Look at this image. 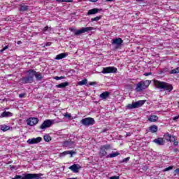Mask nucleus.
Masks as SVG:
<instances>
[{
  "label": "nucleus",
  "instance_id": "14",
  "mask_svg": "<svg viewBox=\"0 0 179 179\" xmlns=\"http://www.w3.org/2000/svg\"><path fill=\"white\" fill-rule=\"evenodd\" d=\"M42 140L43 138H41V137H37L34 138H29L27 140V143H29V145H34V143H40Z\"/></svg>",
  "mask_w": 179,
  "mask_h": 179
},
{
  "label": "nucleus",
  "instance_id": "10",
  "mask_svg": "<svg viewBox=\"0 0 179 179\" xmlns=\"http://www.w3.org/2000/svg\"><path fill=\"white\" fill-rule=\"evenodd\" d=\"M38 118L37 117H29L27 119V124L29 125V127H34V125L38 124Z\"/></svg>",
  "mask_w": 179,
  "mask_h": 179
},
{
  "label": "nucleus",
  "instance_id": "51",
  "mask_svg": "<svg viewBox=\"0 0 179 179\" xmlns=\"http://www.w3.org/2000/svg\"><path fill=\"white\" fill-rule=\"evenodd\" d=\"M137 2H143V0H136Z\"/></svg>",
  "mask_w": 179,
  "mask_h": 179
},
{
  "label": "nucleus",
  "instance_id": "49",
  "mask_svg": "<svg viewBox=\"0 0 179 179\" xmlns=\"http://www.w3.org/2000/svg\"><path fill=\"white\" fill-rule=\"evenodd\" d=\"M17 44H18V45H19V44H22V41H17Z\"/></svg>",
  "mask_w": 179,
  "mask_h": 179
},
{
  "label": "nucleus",
  "instance_id": "4",
  "mask_svg": "<svg viewBox=\"0 0 179 179\" xmlns=\"http://www.w3.org/2000/svg\"><path fill=\"white\" fill-rule=\"evenodd\" d=\"M110 149H111V145L110 144L101 145L99 152V157L101 159H103V157H107V156H108L107 154V150H110Z\"/></svg>",
  "mask_w": 179,
  "mask_h": 179
},
{
  "label": "nucleus",
  "instance_id": "36",
  "mask_svg": "<svg viewBox=\"0 0 179 179\" xmlns=\"http://www.w3.org/2000/svg\"><path fill=\"white\" fill-rule=\"evenodd\" d=\"M170 170H173V166H169L164 169V171H170Z\"/></svg>",
  "mask_w": 179,
  "mask_h": 179
},
{
  "label": "nucleus",
  "instance_id": "40",
  "mask_svg": "<svg viewBox=\"0 0 179 179\" xmlns=\"http://www.w3.org/2000/svg\"><path fill=\"white\" fill-rule=\"evenodd\" d=\"M60 157H64V156H66V153L64 152L60 153L59 155Z\"/></svg>",
  "mask_w": 179,
  "mask_h": 179
},
{
  "label": "nucleus",
  "instance_id": "39",
  "mask_svg": "<svg viewBox=\"0 0 179 179\" xmlns=\"http://www.w3.org/2000/svg\"><path fill=\"white\" fill-rule=\"evenodd\" d=\"M50 29V28L48 27V26L45 27L43 29V32L48 31V29Z\"/></svg>",
  "mask_w": 179,
  "mask_h": 179
},
{
  "label": "nucleus",
  "instance_id": "34",
  "mask_svg": "<svg viewBox=\"0 0 179 179\" xmlns=\"http://www.w3.org/2000/svg\"><path fill=\"white\" fill-rule=\"evenodd\" d=\"M54 79H55L56 80H61V79H65V77L64 76H60V77L55 76L54 78Z\"/></svg>",
  "mask_w": 179,
  "mask_h": 179
},
{
  "label": "nucleus",
  "instance_id": "53",
  "mask_svg": "<svg viewBox=\"0 0 179 179\" xmlns=\"http://www.w3.org/2000/svg\"><path fill=\"white\" fill-rule=\"evenodd\" d=\"M131 134H129V133L127 134V136H129Z\"/></svg>",
  "mask_w": 179,
  "mask_h": 179
},
{
  "label": "nucleus",
  "instance_id": "35",
  "mask_svg": "<svg viewBox=\"0 0 179 179\" xmlns=\"http://www.w3.org/2000/svg\"><path fill=\"white\" fill-rule=\"evenodd\" d=\"M57 2H72V0H56Z\"/></svg>",
  "mask_w": 179,
  "mask_h": 179
},
{
  "label": "nucleus",
  "instance_id": "32",
  "mask_svg": "<svg viewBox=\"0 0 179 179\" xmlns=\"http://www.w3.org/2000/svg\"><path fill=\"white\" fill-rule=\"evenodd\" d=\"M101 19V16H97L91 19V22H99Z\"/></svg>",
  "mask_w": 179,
  "mask_h": 179
},
{
  "label": "nucleus",
  "instance_id": "17",
  "mask_svg": "<svg viewBox=\"0 0 179 179\" xmlns=\"http://www.w3.org/2000/svg\"><path fill=\"white\" fill-rule=\"evenodd\" d=\"M154 143L158 145L159 146H162L164 145V139L163 138H158L153 140Z\"/></svg>",
  "mask_w": 179,
  "mask_h": 179
},
{
  "label": "nucleus",
  "instance_id": "44",
  "mask_svg": "<svg viewBox=\"0 0 179 179\" xmlns=\"http://www.w3.org/2000/svg\"><path fill=\"white\" fill-rule=\"evenodd\" d=\"M178 118H179V116H175V117L173 118V121H176V120H178Z\"/></svg>",
  "mask_w": 179,
  "mask_h": 179
},
{
  "label": "nucleus",
  "instance_id": "25",
  "mask_svg": "<svg viewBox=\"0 0 179 179\" xmlns=\"http://www.w3.org/2000/svg\"><path fill=\"white\" fill-rule=\"evenodd\" d=\"M20 12H26V10H29V6L24 4H20Z\"/></svg>",
  "mask_w": 179,
  "mask_h": 179
},
{
  "label": "nucleus",
  "instance_id": "33",
  "mask_svg": "<svg viewBox=\"0 0 179 179\" xmlns=\"http://www.w3.org/2000/svg\"><path fill=\"white\" fill-rule=\"evenodd\" d=\"M170 73L171 74H174V73H179V67L175 69H173L170 71Z\"/></svg>",
  "mask_w": 179,
  "mask_h": 179
},
{
  "label": "nucleus",
  "instance_id": "18",
  "mask_svg": "<svg viewBox=\"0 0 179 179\" xmlns=\"http://www.w3.org/2000/svg\"><path fill=\"white\" fill-rule=\"evenodd\" d=\"M99 97L102 100H106V99H108V97H110V92H103L99 95Z\"/></svg>",
  "mask_w": 179,
  "mask_h": 179
},
{
  "label": "nucleus",
  "instance_id": "47",
  "mask_svg": "<svg viewBox=\"0 0 179 179\" xmlns=\"http://www.w3.org/2000/svg\"><path fill=\"white\" fill-rule=\"evenodd\" d=\"M144 75L145 76H149L150 75V73H145Z\"/></svg>",
  "mask_w": 179,
  "mask_h": 179
},
{
  "label": "nucleus",
  "instance_id": "45",
  "mask_svg": "<svg viewBox=\"0 0 179 179\" xmlns=\"http://www.w3.org/2000/svg\"><path fill=\"white\" fill-rule=\"evenodd\" d=\"M174 146H177L178 145V141L173 142Z\"/></svg>",
  "mask_w": 179,
  "mask_h": 179
},
{
  "label": "nucleus",
  "instance_id": "13",
  "mask_svg": "<svg viewBox=\"0 0 179 179\" xmlns=\"http://www.w3.org/2000/svg\"><path fill=\"white\" fill-rule=\"evenodd\" d=\"M124 43V41L121 38H115L112 40V45H115L116 48H120Z\"/></svg>",
  "mask_w": 179,
  "mask_h": 179
},
{
  "label": "nucleus",
  "instance_id": "37",
  "mask_svg": "<svg viewBox=\"0 0 179 179\" xmlns=\"http://www.w3.org/2000/svg\"><path fill=\"white\" fill-rule=\"evenodd\" d=\"M8 48H9V47L7 45V46H5L4 48H3L1 50H0V52H3V51H6V50H8Z\"/></svg>",
  "mask_w": 179,
  "mask_h": 179
},
{
  "label": "nucleus",
  "instance_id": "12",
  "mask_svg": "<svg viewBox=\"0 0 179 179\" xmlns=\"http://www.w3.org/2000/svg\"><path fill=\"white\" fill-rule=\"evenodd\" d=\"M31 74H32V77L34 78V76L36 79V80L40 81V80H43L44 76H43V73H40V72H37L33 69H31Z\"/></svg>",
  "mask_w": 179,
  "mask_h": 179
},
{
  "label": "nucleus",
  "instance_id": "1",
  "mask_svg": "<svg viewBox=\"0 0 179 179\" xmlns=\"http://www.w3.org/2000/svg\"><path fill=\"white\" fill-rule=\"evenodd\" d=\"M154 85L157 89H161V90H164L168 93L172 92L173 89L171 84H169L166 82L159 81L157 80H154Z\"/></svg>",
  "mask_w": 179,
  "mask_h": 179
},
{
  "label": "nucleus",
  "instance_id": "23",
  "mask_svg": "<svg viewBox=\"0 0 179 179\" xmlns=\"http://www.w3.org/2000/svg\"><path fill=\"white\" fill-rule=\"evenodd\" d=\"M157 120H159L157 115H150L148 117V121H150V122H156Z\"/></svg>",
  "mask_w": 179,
  "mask_h": 179
},
{
  "label": "nucleus",
  "instance_id": "20",
  "mask_svg": "<svg viewBox=\"0 0 179 179\" xmlns=\"http://www.w3.org/2000/svg\"><path fill=\"white\" fill-rule=\"evenodd\" d=\"M100 12V9L99 8H92L91 10H89L87 12V15L90 16V15H96V13H99Z\"/></svg>",
  "mask_w": 179,
  "mask_h": 179
},
{
  "label": "nucleus",
  "instance_id": "28",
  "mask_svg": "<svg viewBox=\"0 0 179 179\" xmlns=\"http://www.w3.org/2000/svg\"><path fill=\"white\" fill-rule=\"evenodd\" d=\"M79 86H83V85H87V79H84L78 82Z\"/></svg>",
  "mask_w": 179,
  "mask_h": 179
},
{
  "label": "nucleus",
  "instance_id": "30",
  "mask_svg": "<svg viewBox=\"0 0 179 179\" xmlns=\"http://www.w3.org/2000/svg\"><path fill=\"white\" fill-rule=\"evenodd\" d=\"M66 155H71V157H73V155H76V152L75 151H64Z\"/></svg>",
  "mask_w": 179,
  "mask_h": 179
},
{
  "label": "nucleus",
  "instance_id": "2",
  "mask_svg": "<svg viewBox=\"0 0 179 179\" xmlns=\"http://www.w3.org/2000/svg\"><path fill=\"white\" fill-rule=\"evenodd\" d=\"M27 76L21 78L18 80L20 85H27L28 83H33L34 82V78H33V74L31 73V70L29 69L27 72Z\"/></svg>",
  "mask_w": 179,
  "mask_h": 179
},
{
  "label": "nucleus",
  "instance_id": "52",
  "mask_svg": "<svg viewBox=\"0 0 179 179\" xmlns=\"http://www.w3.org/2000/svg\"><path fill=\"white\" fill-rule=\"evenodd\" d=\"M98 0H91V2H97Z\"/></svg>",
  "mask_w": 179,
  "mask_h": 179
},
{
  "label": "nucleus",
  "instance_id": "16",
  "mask_svg": "<svg viewBox=\"0 0 179 179\" xmlns=\"http://www.w3.org/2000/svg\"><path fill=\"white\" fill-rule=\"evenodd\" d=\"M69 170H71L73 173H79V170L82 169L80 165L74 164L73 165L69 167Z\"/></svg>",
  "mask_w": 179,
  "mask_h": 179
},
{
  "label": "nucleus",
  "instance_id": "15",
  "mask_svg": "<svg viewBox=\"0 0 179 179\" xmlns=\"http://www.w3.org/2000/svg\"><path fill=\"white\" fill-rule=\"evenodd\" d=\"M64 148H68L69 149H73L75 148V142L72 141H66L63 143Z\"/></svg>",
  "mask_w": 179,
  "mask_h": 179
},
{
  "label": "nucleus",
  "instance_id": "26",
  "mask_svg": "<svg viewBox=\"0 0 179 179\" xmlns=\"http://www.w3.org/2000/svg\"><path fill=\"white\" fill-rule=\"evenodd\" d=\"M117 156H120V152H112L106 156V157L113 159V157H117Z\"/></svg>",
  "mask_w": 179,
  "mask_h": 179
},
{
  "label": "nucleus",
  "instance_id": "42",
  "mask_svg": "<svg viewBox=\"0 0 179 179\" xmlns=\"http://www.w3.org/2000/svg\"><path fill=\"white\" fill-rule=\"evenodd\" d=\"M24 96H26V94H19L20 99H23V97H24Z\"/></svg>",
  "mask_w": 179,
  "mask_h": 179
},
{
  "label": "nucleus",
  "instance_id": "54",
  "mask_svg": "<svg viewBox=\"0 0 179 179\" xmlns=\"http://www.w3.org/2000/svg\"><path fill=\"white\" fill-rule=\"evenodd\" d=\"M178 104H179V102H178ZM178 108H179V105H178Z\"/></svg>",
  "mask_w": 179,
  "mask_h": 179
},
{
  "label": "nucleus",
  "instance_id": "43",
  "mask_svg": "<svg viewBox=\"0 0 179 179\" xmlns=\"http://www.w3.org/2000/svg\"><path fill=\"white\" fill-rule=\"evenodd\" d=\"M128 160H129V157L125 158L122 160V163H125L127 162H128Z\"/></svg>",
  "mask_w": 179,
  "mask_h": 179
},
{
  "label": "nucleus",
  "instance_id": "3",
  "mask_svg": "<svg viewBox=\"0 0 179 179\" xmlns=\"http://www.w3.org/2000/svg\"><path fill=\"white\" fill-rule=\"evenodd\" d=\"M41 176H43L41 173H25L23 174L22 176L16 175L15 177L12 179H43Z\"/></svg>",
  "mask_w": 179,
  "mask_h": 179
},
{
  "label": "nucleus",
  "instance_id": "7",
  "mask_svg": "<svg viewBox=\"0 0 179 179\" xmlns=\"http://www.w3.org/2000/svg\"><path fill=\"white\" fill-rule=\"evenodd\" d=\"M145 104V101L140 100L136 102H133L131 104H128L127 108L128 110H134V108H138V107H142Z\"/></svg>",
  "mask_w": 179,
  "mask_h": 179
},
{
  "label": "nucleus",
  "instance_id": "9",
  "mask_svg": "<svg viewBox=\"0 0 179 179\" xmlns=\"http://www.w3.org/2000/svg\"><path fill=\"white\" fill-rule=\"evenodd\" d=\"M117 68L114 66H108L103 68L102 73H117Z\"/></svg>",
  "mask_w": 179,
  "mask_h": 179
},
{
  "label": "nucleus",
  "instance_id": "8",
  "mask_svg": "<svg viewBox=\"0 0 179 179\" xmlns=\"http://www.w3.org/2000/svg\"><path fill=\"white\" fill-rule=\"evenodd\" d=\"M52 124H54V120H46L40 126V129H42V131H45L47 128L51 127L52 126Z\"/></svg>",
  "mask_w": 179,
  "mask_h": 179
},
{
  "label": "nucleus",
  "instance_id": "46",
  "mask_svg": "<svg viewBox=\"0 0 179 179\" xmlns=\"http://www.w3.org/2000/svg\"><path fill=\"white\" fill-rule=\"evenodd\" d=\"M176 174H179V168L175 170Z\"/></svg>",
  "mask_w": 179,
  "mask_h": 179
},
{
  "label": "nucleus",
  "instance_id": "22",
  "mask_svg": "<svg viewBox=\"0 0 179 179\" xmlns=\"http://www.w3.org/2000/svg\"><path fill=\"white\" fill-rule=\"evenodd\" d=\"M69 85V83L65 82L56 85V87L57 89H65V87H66V86H68Z\"/></svg>",
  "mask_w": 179,
  "mask_h": 179
},
{
  "label": "nucleus",
  "instance_id": "19",
  "mask_svg": "<svg viewBox=\"0 0 179 179\" xmlns=\"http://www.w3.org/2000/svg\"><path fill=\"white\" fill-rule=\"evenodd\" d=\"M13 115V113H12L8 112V111H4L1 114L0 117L5 118V117H12Z\"/></svg>",
  "mask_w": 179,
  "mask_h": 179
},
{
  "label": "nucleus",
  "instance_id": "48",
  "mask_svg": "<svg viewBox=\"0 0 179 179\" xmlns=\"http://www.w3.org/2000/svg\"><path fill=\"white\" fill-rule=\"evenodd\" d=\"M47 46H50L51 45V43L48 42L47 44H46Z\"/></svg>",
  "mask_w": 179,
  "mask_h": 179
},
{
  "label": "nucleus",
  "instance_id": "24",
  "mask_svg": "<svg viewBox=\"0 0 179 179\" xmlns=\"http://www.w3.org/2000/svg\"><path fill=\"white\" fill-rule=\"evenodd\" d=\"M158 128L156 125H152L149 127V132H151L152 134H155V132H157Z\"/></svg>",
  "mask_w": 179,
  "mask_h": 179
},
{
  "label": "nucleus",
  "instance_id": "38",
  "mask_svg": "<svg viewBox=\"0 0 179 179\" xmlns=\"http://www.w3.org/2000/svg\"><path fill=\"white\" fill-rule=\"evenodd\" d=\"M64 117H65L66 118H71V117H72V115H71V114L66 113H65Z\"/></svg>",
  "mask_w": 179,
  "mask_h": 179
},
{
  "label": "nucleus",
  "instance_id": "29",
  "mask_svg": "<svg viewBox=\"0 0 179 179\" xmlns=\"http://www.w3.org/2000/svg\"><path fill=\"white\" fill-rule=\"evenodd\" d=\"M43 139H44L45 142H50V141H51V137L48 135H45L43 136Z\"/></svg>",
  "mask_w": 179,
  "mask_h": 179
},
{
  "label": "nucleus",
  "instance_id": "31",
  "mask_svg": "<svg viewBox=\"0 0 179 179\" xmlns=\"http://www.w3.org/2000/svg\"><path fill=\"white\" fill-rule=\"evenodd\" d=\"M164 138H165L166 141H168L169 142L171 141V135H169V134H166L164 135Z\"/></svg>",
  "mask_w": 179,
  "mask_h": 179
},
{
  "label": "nucleus",
  "instance_id": "11",
  "mask_svg": "<svg viewBox=\"0 0 179 179\" xmlns=\"http://www.w3.org/2000/svg\"><path fill=\"white\" fill-rule=\"evenodd\" d=\"M93 30V27H83L79 30H77L75 31L76 36H79L83 33H87V31H92Z\"/></svg>",
  "mask_w": 179,
  "mask_h": 179
},
{
  "label": "nucleus",
  "instance_id": "5",
  "mask_svg": "<svg viewBox=\"0 0 179 179\" xmlns=\"http://www.w3.org/2000/svg\"><path fill=\"white\" fill-rule=\"evenodd\" d=\"M149 85H150V80H142L136 85V92H142V90L148 89V87H149Z\"/></svg>",
  "mask_w": 179,
  "mask_h": 179
},
{
  "label": "nucleus",
  "instance_id": "6",
  "mask_svg": "<svg viewBox=\"0 0 179 179\" xmlns=\"http://www.w3.org/2000/svg\"><path fill=\"white\" fill-rule=\"evenodd\" d=\"M80 124L84 125V127H90V125H94L96 121H94L93 117H86L80 120Z\"/></svg>",
  "mask_w": 179,
  "mask_h": 179
},
{
  "label": "nucleus",
  "instance_id": "21",
  "mask_svg": "<svg viewBox=\"0 0 179 179\" xmlns=\"http://www.w3.org/2000/svg\"><path fill=\"white\" fill-rule=\"evenodd\" d=\"M66 57H68V53L66 52L61 53L56 56L55 59L59 60V59H62L63 58H66Z\"/></svg>",
  "mask_w": 179,
  "mask_h": 179
},
{
  "label": "nucleus",
  "instance_id": "41",
  "mask_svg": "<svg viewBox=\"0 0 179 179\" xmlns=\"http://www.w3.org/2000/svg\"><path fill=\"white\" fill-rule=\"evenodd\" d=\"M109 179H120V176H111Z\"/></svg>",
  "mask_w": 179,
  "mask_h": 179
},
{
  "label": "nucleus",
  "instance_id": "27",
  "mask_svg": "<svg viewBox=\"0 0 179 179\" xmlns=\"http://www.w3.org/2000/svg\"><path fill=\"white\" fill-rule=\"evenodd\" d=\"M0 129L3 132H6V131H9V129H10V127L6 124H3L1 126Z\"/></svg>",
  "mask_w": 179,
  "mask_h": 179
},
{
  "label": "nucleus",
  "instance_id": "50",
  "mask_svg": "<svg viewBox=\"0 0 179 179\" xmlns=\"http://www.w3.org/2000/svg\"><path fill=\"white\" fill-rule=\"evenodd\" d=\"M114 0H106L107 2H113Z\"/></svg>",
  "mask_w": 179,
  "mask_h": 179
}]
</instances>
